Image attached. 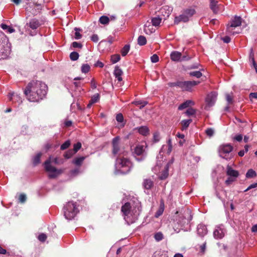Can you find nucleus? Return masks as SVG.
<instances>
[{
  "mask_svg": "<svg viewBox=\"0 0 257 257\" xmlns=\"http://www.w3.org/2000/svg\"><path fill=\"white\" fill-rule=\"evenodd\" d=\"M47 91V85L40 81L33 80L27 86L24 93L28 100L31 102H39L46 96Z\"/></svg>",
  "mask_w": 257,
  "mask_h": 257,
  "instance_id": "f257e3e1",
  "label": "nucleus"
},
{
  "mask_svg": "<svg viewBox=\"0 0 257 257\" xmlns=\"http://www.w3.org/2000/svg\"><path fill=\"white\" fill-rule=\"evenodd\" d=\"M125 156L124 155L118 156L115 162L116 168L123 174L130 172L133 166L132 162Z\"/></svg>",
  "mask_w": 257,
  "mask_h": 257,
  "instance_id": "f03ea898",
  "label": "nucleus"
},
{
  "mask_svg": "<svg viewBox=\"0 0 257 257\" xmlns=\"http://www.w3.org/2000/svg\"><path fill=\"white\" fill-rule=\"evenodd\" d=\"M79 212L78 205L73 201H69L63 207L64 215L69 220L73 219Z\"/></svg>",
  "mask_w": 257,
  "mask_h": 257,
  "instance_id": "7ed1b4c3",
  "label": "nucleus"
},
{
  "mask_svg": "<svg viewBox=\"0 0 257 257\" xmlns=\"http://www.w3.org/2000/svg\"><path fill=\"white\" fill-rule=\"evenodd\" d=\"M195 13L196 11L194 8L186 9L183 11L182 14L175 17L174 24H178L180 22L186 23Z\"/></svg>",
  "mask_w": 257,
  "mask_h": 257,
  "instance_id": "20e7f679",
  "label": "nucleus"
},
{
  "mask_svg": "<svg viewBox=\"0 0 257 257\" xmlns=\"http://www.w3.org/2000/svg\"><path fill=\"white\" fill-rule=\"evenodd\" d=\"M199 81H177L171 83V86H178L183 91H191L192 88L200 83Z\"/></svg>",
  "mask_w": 257,
  "mask_h": 257,
  "instance_id": "39448f33",
  "label": "nucleus"
},
{
  "mask_svg": "<svg viewBox=\"0 0 257 257\" xmlns=\"http://www.w3.org/2000/svg\"><path fill=\"white\" fill-rule=\"evenodd\" d=\"M192 219L191 211L189 210H186L183 213H180L178 215L174 216V221L177 222L181 226L188 223Z\"/></svg>",
  "mask_w": 257,
  "mask_h": 257,
  "instance_id": "423d86ee",
  "label": "nucleus"
},
{
  "mask_svg": "<svg viewBox=\"0 0 257 257\" xmlns=\"http://www.w3.org/2000/svg\"><path fill=\"white\" fill-rule=\"evenodd\" d=\"M112 153L114 155L120 156L122 155L126 156L127 152L123 150L120 145V138L119 137H116L112 141Z\"/></svg>",
  "mask_w": 257,
  "mask_h": 257,
  "instance_id": "0eeeda50",
  "label": "nucleus"
},
{
  "mask_svg": "<svg viewBox=\"0 0 257 257\" xmlns=\"http://www.w3.org/2000/svg\"><path fill=\"white\" fill-rule=\"evenodd\" d=\"M232 149L233 148L230 144L220 146L219 149L220 156L227 160H230L233 157L232 154L230 153Z\"/></svg>",
  "mask_w": 257,
  "mask_h": 257,
  "instance_id": "6e6552de",
  "label": "nucleus"
},
{
  "mask_svg": "<svg viewBox=\"0 0 257 257\" xmlns=\"http://www.w3.org/2000/svg\"><path fill=\"white\" fill-rule=\"evenodd\" d=\"M147 148V145L146 144H139L137 145L135 148L134 151L133 152V154L134 156L136 157V156H141V158L138 159L137 160L138 161H140L143 160L147 155V153L146 152V149Z\"/></svg>",
  "mask_w": 257,
  "mask_h": 257,
  "instance_id": "1a4fd4ad",
  "label": "nucleus"
},
{
  "mask_svg": "<svg viewBox=\"0 0 257 257\" xmlns=\"http://www.w3.org/2000/svg\"><path fill=\"white\" fill-rule=\"evenodd\" d=\"M51 161L50 160H47L45 162V170L50 173L49 177L50 178H54L57 176L58 174L61 173V171L57 170L55 167L52 166L51 164Z\"/></svg>",
  "mask_w": 257,
  "mask_h": 257,
  "instance_id": "9d476101",
  "label": "nucleus"
},
{
  "mask_svg": "<svg viewBox=\"0 0 257 257\" xmlns=\"http://www.w3.org/2000/svg\"><path fill=\"white\" fill-rule=\"evenodd\" d=\"M241 18L240 17H235L234 19L230 22V24H228L227 31L228 33L234 34V32H232V28L239 26L241 25Z\"/></svg>",
  "mask_w": 257,
  "mask_h": 257,
  "instance_id": "9b49d317",
  "label": "nucleus"
},
{
  "mask_svg": "<svg viewBox=\"0 0 257 257\" xmlns=\"http://www.w3.org/2000/svg\"><path fill=\"white\" fill-rule=\"evenodd\" d=\"M226 232L225 229L223 225L217 226L213 232L214 237L216 239L222 238Z\"/></svg>",
  "mask_w": 257,
  "mask_h": 257,
  "instance_id": "f8f14e48",
  "label": "nucleus"
},
{
  "mask_svg": "<svg viewBox=\"0 0 257 257\" xmlns=\"http://www.w3.org/2000/svg\"><path fill=\"white\" fill-rule=\"evenodd\" d=\"M217 95L215 92H211L209 94L206 99L207 106H212L215 103Z\"/></svg>",
  "mask_w": 257,
  "mask_h": 257,
  "instance_id": "ddd939ff",
  "label": "nucleus"
},
{
  "mask_svg": "<svg viewBox=\"0 0 257 257\" xmlns=\"http://www.w3.org/2000/svg\"><path fill=\"white\" fill-rule=\"evenodd\" d=\"M131 204L128 202L125 203L122 207L121 210L123 213L124 217L126 216H129L130 215H131Z\"/></svg>",
  "mask_w": 257,
  "mask_h": 257,
  "instance_id": "4468645a",
  "label": "nucleus"
},
{
  "mask_svg": "<svg viewBox=\"0 0 257 257\" xmlns=\"http://www.w3.org/2000/svg\"><path fill=\"white\" fill-rule=\"evenodd\" d=\"M226 174L234 179H236L239 175L237 171L233 170L230 166L228 165L226 167Z\"/></svg>",
  "mask_w": 257,
  "mask_h": 257,
  "instance_id": "2eb2a0df",
  "label": "nucleus"
},
{
  "mask_svg": "<svg viewBox=\"0 0 257 257\" xmlns=\"http://www.w3.org/2000/svg\"><path fill=\"white\" fill-rule=\"evenodd\" d=\"M171 12L172 9H171L168 6H164L162 7L160 10V12L164 17V19H166L169 17Z\"/></svg>",
  "mask_w": 257,
  "mask_h": 257,
  "instance_id": "dca6fc26",
  "label": "nucleus"
},
{
  "mask_svg": "<svg viewBox=\"0 0 257 257\" xmlns=\"http://www.w3.org/2000/svg\"><path fill=\"white\" fill-rule=\"evenodd\" d=\"M169 164H167L164 167V169L161 172L160 175L159 176V178L160 180H165L169 176Z\"/></svg>",
  "mask_w": 257,
  "mask_h": 257,
  "instance_id": "f3484780",
  "label": "nucleus"
},
{
  "mask_svg": "<svg viewBox=\"0 0 257 257\" xmlns=\"http://www.w3.org/2000/svg\"><path fill=\"white\" fill-rule=\"evenodd\" d=\"M198 234L203 237L207 233V229L205 225L203 224H199L197 227Z\"/></svg>",
  "mask_w": 257,
  "mask_h": 257,
  "instance_id": "a211bd4d",
  "label": "nucleus"
},
{
  "mask_svg": "<svg viewBox=\"0 0 257 257\" xmlns=\"http://www.w3.org/2000/svg\"><path fill=\"white\" fill-rule=\"evenodd\" d=\"M154 186V182L151 179H145L143 182V186L144 189L150 190Z\"/></svg>",
  "mask_w": 257,
  "mask_h": 257,
  "instance_id": "6ab92c4d",
  "label": "nucleus"
},
{
  "mask_svg": "<svg viewBox=\"0 0 257 257\" xmlns=\"http://www.w3.org/2000/svg\"><path fill=\"white\" fill-rule=\"evenodd\" d=\"M113 74L118 81L120 82L122 80L121 75L123 74V72L118 66H116L115 67Z\"/></svg>",
  "mask_w": 257,
  "mask_h": 257,
  "instance_id": "aec40b11",
  "label": "nucleus"
},
{
  "mask_svg": "<svg viewBox=\"0 0 257 257\" xmlns=\"http://www.w3.org/2000/svg\"><path fill=\"white\" fill-rule=\"evenodd\" d=\"M182 54L178 51H173L170 54V57L173 61H179L181 60Z\"/></svg>",
  "mask_w": 257,
  "mask_h": 257,
  "instance_id": "412c9836",
  "label": "nucleus"
},
{
  "mask_svg": "<svg viewBox=\"0 0 257 257\" xmlns=\"http://www.w3.org/2000/svg\"><path fill=\"white\" fill-rule=\"evenodd\" d=\"M194 104L195 103L193 101L191 100H188L184 103L181 104L178 107V109L180 110H183L189 107V106L194 105Z\"/></svg>",
  "mask_w": 257,
  "mask_h": 257,
  "instance_id": "4be33fe9",
  "label": "nucleus"
},
{
  "mask_svg": "<svg viewBox=\"0 0 257 257\" xmlns=\"http://www.w3.org/2000/svg\"><path fill=\"white\" fill-rule=\"evenodd\" d=\"M139 133L143 136H147L149 134V129L147 126H142L137 128Z\"/></svg>",
  "mask_w": 257,
  "mask_h": 257,
  "instance_id": "5701e85b",
  "label": "nucleus"
},
{
  "mask_svg": "<svg viewBox=\"0 0 257 257\" xmlns=\"http://www.w3.org/2000/svg\"><path fill=\"white\" fill-rule=\"evenodd\" d=\"M40 26L39 21L36 19H33L30 20L29 22V26L32 29H36Z\"/></svg>",
  "mask_w": 257,
  "mask_h": 257,
  "instance_id": "b1692460",
  "label": "nucleus"
},
{
  "mask_svg": "<svg viewBox=\"0 0 257 257\" xmlns=\"http://www.w3.org/2000/svg\"><path fill=\"white\" fill-rule=\"evenodd\" d=\"M164 210V203L163 202H161L160 204V207L159 209L156 212V214L155 215V216L157 218L159 217L160 216H161Z\"/></svg>",
  "mask_w": 257,
  "mask_h": 257,
  "instance_id": "393cba45",
  "label": "nucleus"
},
{
  "mask_svg": "<svg viewBox=\"0 0 257 257\" xmlns=\"http://www.w3.org/2000/svg\"><path fill=\"white\" fill-rule=\"evenodd\" d=\"M162 18L160 17H154L152 19V25L155 27H158L160 25Z\"/></svg>",
  "mask_w": 257,
  "mask_h": 257,
  "instance_id": "a878e982",
  "label": "nucleus"
},
{
  "mask_svg": "<svg viewBox=\"0 0 257 257\" xmlns=\"http://www.w3.org/2000/svg\"><path fill=\"white\" fill-rule=\"evenodd\" d=\"M192 122V119H184L181 121L182 130H186Z\"/></svg>",
  "mask_w": 257,
  "mask_h": 257,
  "instance_id": "bb28decb",
  "label": "nucleus"
},
{
  "mask_svg": "<svg viewBox=\"0 0 257 257\" xmlns=\"http://www.w3.org/2000/svg\"><path fill=\"white\" fill-rule=\"evenodd\" d=\"M144 31L145 33L147 34H151L153 32H154V30L153 29L151 25L149 24L148 26H147V24H145L144 26Z\"/></svg>",
  "mask_w": 257,
  "mask_h": 257,
  "instance_id": "cd10ccee",
  "label": "nucleus"
},
{
  "mask_svg": "<svg viewBox=\"0 0 257 257\" xmlns=\"http://www.w3.org/2000/svg\"><path fill=\"white\" fill-rule=\"evenodd\" d=\"M85 158V157H84L75 158L73 160V163L77 166H81Z\"/></svg>",
  "mask_w": 257,
  "mask_h": 257,
  "instance_id": "c85d7f7f",
  "label": "nucleus"
},
{
  "mask_svg": "<svg viewBox=\"0 0 257 257\" xmlns=\"http://www.w3.org/2000/svg\"><path fill=\"white\" fill-rule=\"evenodd\" d=\"M147 43V40L144 36H140L138 39V43L140 46L145 45Z\"/></svg>",
  "mask_w": 257,
  "mask_h": 257,
  "instance_id": "c756f323",
  "label": "nucleus"
},
{
  "mask_svg": "<svg viewBox=\"0 0 257 257\" xmlns=\"http://www.w3.org/2000/svg\"><path fill=\"white\" fill-rule=\"evenodd\" d=\"M109 21V18L105 16H101L99 19L100 23L103 25H106L108 24Z\"/></svg>",
  "mask_w": 257,
  "mask_h": 257,
  "instance_id": "7c9ffc66",
  "label": "nucleus"
},
{
  "mask_svg": "<svg viewBox=\"0 0 257 257\" xmlns=\"http://www.w3.org/2000/svg\"><path fill=\"white\" fill-rule=\"evenodd\" d=\"M130 49L129 45H125L121 50V54L122 56H125L128 52Z\"/></svg>",
  "mask_w": 257,
  "mask_h": 257,
  "instance_id": "2f4dec72",
  "label": "nucleus"
},
{
  "mask_svg": "<svg viewBox=\"0 0 257 257\" xmlns=\"http://www.w3.org/2000/svg\"><path fill=\"white\" fill-rule=\"evenodd\" d=\"M1 27L3 30H7L8 32L10 33H12L14 32L15 31L14 29L10 27L9 26L5 24H2L1 25Z\"/></svg>",
  "mask_w": 257,
  "mask_h": 257,
  "instance_id": "473e14b6",
  "label": "nucleus"
},
{
  "mask_svg": "<svg viewBox=\"0 0 257 257\" xmlns=\"http://www.w3.org/2000/svg\"><path fill=\"white\" fill-rule=\"evenodd\" d=\"M245 176L247 178H253L256 176V174L252 169H249L247 171Z\"/></svg>",
  "mask_w": 257,
  "mask_h": 257,
  "instance_id": "72a5a7b5",
  "label": "nucleus"
},
{
  "mask_svg": "<svg viewBox=\"0 0 257 257\" xmlns=\"http://www.w3.org/2000/svg\"><path fill=\"white\" fill-rule=\"evenodd\" d=\"M189 75L191 76L195 77L197 78H199L202 76V74L200 71L190 72L189 73Z\"/></svg>",
  "mask_w": 257,
  "mask_h": 257,
  "instance_id": "f704fd0d",
  "label": "nucleus"
},
{
  "mask_svg": "<svg viewBox=\"0 0 257 257\" xmlns=\"http://www.w3.org/2000/svg\"><path fill=\"white\" fill-rule=\"evenodd\" d=\"M90 66L87 64H83L81 66V70L82 73H88L90 70Z\"/></svg>",
  "mask_w": 257,
  "mask_h": 257,
  "instance_id": "c9c22d12",
  "label": "nucleus"
},
{
  "mask_svg": "<svg viewBox=\"0 0 257 257\" xmlns=\"http://www.w3.org/2000/svg\"><path fill=\"white\" fill-rule=\"evenodd\" d=\"M42 154L38 153L37 154L33 159V164L34 165H37L40 162V158L41 157Z\"/></svg>",
  "mask_w": 257,
  "mask_h": 257,
  "instance_id": "e433bc0d",
  "label": "nucleus"
},
{
  "mask_svg": "<svg viewBox=\"0 0 257 257\" xmlns=\"http://www.w3.org/2000/svg\"><path fill=\"white\" fill-rule=\"evenodd\" d=\"M120 57L119 54H114L111 57V61L112 63L114 64L120 60Z\"/></svg>",
  "mask_w": 257,
  "mask_h": 257,
  "instance_id": "4c0bfd02",
  "label": "nucleus"
},
{
  "mask_svg": "<svg viewBox=\"0 0 257 257\" xmlns=\"http://www.w3.org/2000/svg\"><path fill=\"white\" fill-rule=\"evenodd\" d=\"M133 103L136 105H140V109L143 108L145 106H146L148 104V102L146 101H136L134 102Z\"/></svg>",
  "mask_w": 257,
  "mask_h": 257,
  "instance_id": "58836bf2",
  "label": "nucleus"
},
{
  "mask_svg": "<svg viewBox=\"0 0 257 257\" xmlns=\"http://www.w3.org/2000/svg\"><path fill=\"white\" fill-rule=\"evenodd\" d=\"M226 100L229 104L233 103V95L232 94L226 93L225 94Z\"/></svg>",
  "mask_w": 257,
  "mask_h": 257,
  "instance_id": "ea45409f",
  "label": "nucleus"
},
{
  "mask_svg": "<svg viewBox=\"0 0 257 257\" xmlns=\"http://www.w3.org/2000/svg\"><path fill=\"white\" fill-rule=\"evenodd\" d=\"M79 54L76 52H73L70 54V59L72 61L77 60L78 59Z\"/></svg>",
  "mask_w": 257,
  "mask_h": 257,
  "instance_id": "a19ab883",
  "label": "nucleus"
},
{
  "mask_svg": "<svg viewBox=\"0 0 257 257\" xmlns=\"http://www.w3.org/2000/svg\"><path fill=\"white\" fill-rule=\"evenodd\" d=\"M74 30L75 31V39L78 40L81 38L82 35L80 33V31L81 30L77 28H75Z\"/></svg>",
  "mask_w": 257,
  "mask_h": 257,
  "instance_id": "79ce46f5",
  "label": "nucleus"
},
{
  "mask_svg": "<svg viewBox=\"0 0 257 257\" xmlns=\"http://www.w3.org/2000/svg\"><path fill=\"white\" fill-rule=\"evenodd\" d=\"M75 153L72 150H69L67 152H66L64 156L66 159H69L71 158Z\"/></svg>",
  "mask_w": 257,
  "mask_h": 257,
  "instance_id": "37998d69",
  "label": "nucleus"
},
{
  "mask_svg": "<svg viewBox=\"0 0 257 257\" xmlns=\"http://www.w3.org/2000/svg\"><path fill=\"white\" fill-rule=\"evenodd\" d=\"M195 112L196 110L194 109L193 108H189L185 111V113L188 116H190L194 115Z\"/></svg>",
  "mask_w": 257,
  "mask_h": 257,
  "instance_id": "c03bdc74",
  "label": "nucleus"
},
{
  "mask_svg": "<svg viewBox=\"0 0 257 257\" xmlns=\"http://www.w3.org/2000/svg\"><path fill=\"white\" fill-rule=\"evenodd\" d=\"M70 141L68 140V141H66L64 143H63L61 146V150H64L66 149H67L70 146Z\"/></svg>",
  "mask_w": 257,
  "mask_h": 257,
  "instance_id": "a18cd8bd",
  "label": "nucleus"
},
{
  "mask_svg": "<svg viewBox=\"0 0 257 257\" xmlns=\"http://www.w3.org/2000/svg\"><path fill=\"white\" fill-rule=\"evenodd\" d=\"M47 238V236L46 234L44 233H42L40 234L38 237V239L39 240V241L41 242H44Z\"/></svg>",
  "mask_w": 257,
  "mask_h": 257,
  "instance_id": "49530a36",
  "label": "nucleus"
},
{
  "mask_svg": "<svg viewBox=\"0 0 257 257\" xmlns=\"http://www.w3.org/2000/svg\"><path fill=\"white\" fill-rule=\"evenodd\" d=\"M154 237L157 241H159L163 239V235L161 232H158L155 234Z\"/></svg>",
  "mask_w": 257,
  "mask_h": 257,
  "instance_id": "de8ad7c7",
  "label": "nucleus"
},
{
  "mask_svg": "<svg viewBox=\"0 0 257 257\" xmlns=\"http://www.w3.org/2000/svg\"><path fill=\"white\" fill-rule=\"evenodd\" d=\"M81 143L78 142L74 145V148L72 150L76 153L81 148Z\"/></svg>",
  "mask_w": 257,
  "mask_h": 257,
  "instance_id": "09e8293b",
  "label": "nucleus"
},
{
  "mask_svg": "<svg viewBox=\"0 0 257 257\" xmlns=\"http://www.w3.org/2000/svg\"><path fill=\"white\" fill-rule=\"evenodd\" d=\"M116 120L118 122L122 123L123 121V116L121 113H118L116 116Z\"/></svg>",
  "mask_w": 257,
  "mask_h": 257,
  "instance_id": "8fccbe9b",
  "label": "nucleus"
},
{
  "mask_svg": "<svg viewBox=\"0 0 257 257\" xmlns=\"http://www.w3.org/2000/svg\"><path fill=\"white\" fill-rule=\"evenodd\" d=\"M99 99V94L96 93L94 94L91 98L90 101H91V103H94L96 102Z\"/></svg>",
  "mask_w": 257,
  "mask_h": 257,
  "instance_id": "3c124183",
  "label": "nucleus"
},
{
  "mask_svg": "<svg viewBox=\"0 0 257 257\" xmlns=\"http://www.w3.org/2000/svg\"><path fill=\"white\" fill-rule=\"evenodd\" d=\"M26 195L24 194H21L19 197V201L21 203H24L26 200Z\"/></svg>",
  "mask_w": 257,
  "mask_h": 257,
  "instance_id": "603ef678",
  "label": "nucleus"
},
{
  "mask_svg": "<svg viewBox=\"0 0 257 257\" xmlns=\"http://www.w3.org/2000/svg\"><path fill=\"white\" fill-rule=\"evenodd\" d=\"M205 132H206V134H207V135L209 137H212L214 133V130L211 128H207L205 131Z\"/></svg>",
  "mask_w": 257,
  "mask_h": 257,
  "instance_id": "864d4df0",
  "label": "nucleus"
},
{
  "mask_svg": "<svg viewBox=\"0 0 257 257\" xmlns=\"http://www.w3.org/2000/svg\"><path fill=\"white\" fill-rule=\"evenodd\" d=\"M151 60L152 62L156 63L159 61V58L157 54H154L153 56H151Z\"/></svg>",
  "mask_w": 257,
  "mask_h": 257,
  "instance_id": "5fc2aeb1",
  "label": "nucleus"
},
{
  "mask_svg": "<svg viewBox=\"0 0 257 257\" xmlns=\"http://www.w3.org/2000/svg\"><path fill=\"white\" fill-rule=\"evenodd\" d=\"M235 180V179H234V178H232V177H231L229 176V177H228L227 178V179L225 181V184L227 185H229L233 182H234Z\"/></svg>",
  "mask_w": 257,
  "mask_h": 257,
  "instance_id": "6e6d98bb",
  "label": "nucleus"
},
{
  "mask_svg": "<svg viewBox=\"0 0 257 257\" xmlns=\"http://www.w3.org/2000/svg\"><path fill=\"white\" fill-rule=\"evenodd\" d=\"M257 187V182L252 184L250 185H249L244 191V192H246L251 189Z\"/></svg>",
  "mask_w": 257,
  "mask_h": 257,
  "instance_id": "4d7b16f0",
  "label": "nucleus"
},
{
  "mask_svg": "<svg viewBox=\"0 0 257 257\" xmlns=\"http://www.w3.org/2000/svg\"><path fill=\"white\" fill-rule=\"evenodd\" d=\"M210 9L214 14H217L218 12L219 8L218 6H210Z\"/></svg>",
  "mask_w": 257,
  "mask_h": 257,
  "instance_id": "13d9d810",
  "label": "nucleus"
},
{
  "mask_svg": "<svg viewBox=\"0 0 257 257\" xmlns=\"http://www.w3.org/2000/svg\"><path fill=\"white\" fill-rule=\"evenodd\" d=\"M72 46L73 48H81L82 47V45L81 44L78 43L77 42H74L72 44Z\"/></svg>",
  "mask_w": 257,
  "mask_h": 257,
  "instance_id": "bf43d9fd",
  "label": "nucleus"
},
{
  "mask_svg": "<svg viewBox=\"0 0 257 257\" xmlns=\"http://www.w3.org/2000/svg\"><path fill=\"white\" fill-rule=\"evenodd\" d=\"M168 152L169 153H170L172 151V140L171 139H169L168 140Z\"/></svg>",
  "mask_w": 257,
  "mask_h": 257,
  "instance_id": "052dcab7",
  "label": "nucleus"
},
{
  "mask_svg": "<svg viewBox=\"0 0 257 257\" xmlns=\"http://www.w3.org/2000/svg\"><path fill=\"white\" fill-rule=\"evenodd\" d=\"M91 39L92 41L94 42H98L99 39H98V37L97 35L96 34H94L92 36H91Z\"/></svg>",
  "mask_w": 257,
  "mask_h": 257,
  "instance_id": "680f3d73",
  "label": "nucleus"
},
{
  "mask_svg": "<svg viewBox=\"0 0 257 257\" xmlns=\"http://www.w3.org/2000/svg\"><path fill=\"white\" fill-rule=\"evenodd\" d=\"M221 40L226 43H228L230 42V38L228 36H225L221 38Z\"/></svg>",
  "mask_w": 257,
  "mask_h": 257,
  "instance_id": "e2e57ef3",
  "label": "nucleus"
},
{
  "mask_svg": "<svg viewBox=\"0 0 257 257\" xmlns=\"http://www.w3.org/2000/svg\"><path fill=\"white\" fill-rule=\"evenodd\" d=\"M234 139L237 141V142H240L242 140V136L241 135H236Z\"/></svg>",
  "mask_w": 257,
  "mask_h": 257,
  "instance_id": "0e129e2a",
  "label": "nucleus"
},
{
  "mask_svg": "<svg viewBox=\"0 0 257 257\" xmlns=\"http://www.w3.org/2000/svg\"><path fill=\"white\" fill-rule=\"evenodd\" d=\"M95 66L96 67H99L100 68H102L103 67L104 65L101 62L98 61L95 64Z\"/></svg>",
  "mask_w": 257,
  "mask_h": 257,
  "instance_id": "69168bd1",
  "label": "nucleus"
},
{
  "mask_svg": "<svg viewBox=\"0 0 257 257\" xmlns=\"http://www.w3.org/2000/svg\"><path fill=\"white\" fill-rule=\"evenodd\" d=\"M249 97L257 99V92L250 93Z\"/></svg>",
  "mask_w": 257,
  "mask_h": 257,
  "instance_id": "338daca9",
  "label": "nucleus"
},
{
  "mask_svg": "<svg viewBox=\"0 0 257 257\" xmlns=\"http://www.w3.org/2000/svg\"><path fill=\"white\" fill-rule=\"evenodd\" d=\"M251 231L253 232H257V224L252 226L251 227Z\"/></svg>",
  "mask_w": 257,
  "mask_h": 257,
  "instance_id": "774afa93",
  "label": "nucleus"
}]
</instances>
